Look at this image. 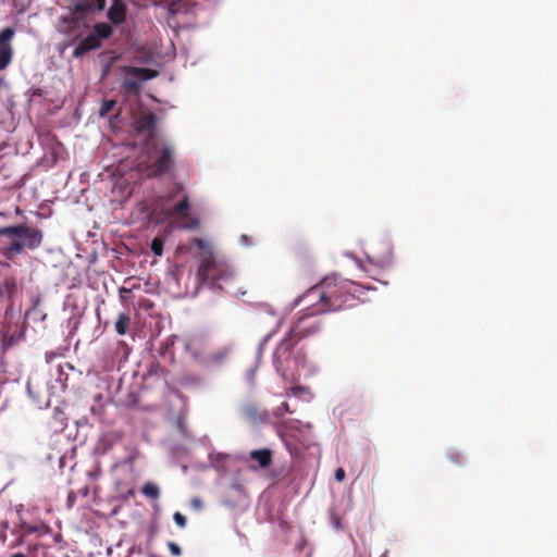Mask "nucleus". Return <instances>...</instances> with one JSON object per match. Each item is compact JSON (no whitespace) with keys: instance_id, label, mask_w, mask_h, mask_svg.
Wrapping results in <instances>:
<instances>
[{"instance_id":"2eb2a0df","label":"nucleus","mask_w":557,"mask_h":557,"mask_svg":"<svg viewBox=\"0 0 557 557\" xmlns=\"http://www.w3.org/2000/svg\"><path fill=\"white\" fill-rule=\"evenodd\" d=\"M131 318L127 313L122 312L119 314L117 321L115 322V331L119 335H125L128 331Z\"/></svg>"},{"instance_id":"7c9ffc66","label":"nucleus","mask_w":557,"mask_h":557,"mask_svg":"<svg viewBox=\"0 0 557 557\" xmlns=\"http://www.w3.org/2000/svg\"><path fill=\"white\" fill-rule=\"evenodd\" d=\"M75 494L74 492H70L69 496H67V506L71 508L73 505H74V502H75Z\"/></svg>"},{"instance_id":"9d476101","label":"nucleus","mask_w":557,"mask_h":557,"mask_svg":"<svg viewBox=\"0 0 557 557\" xmlns=\"http://www.w3.org/2000/svg\"><path fill=\"white\" fill-rule=\"evenodd\" d=\"M15 30L7 27L0 32V71L4 70L12 61L13 48L11 41Z\"/></svg>"},{"instance_id":"dca6fc26","label":"nucleus","mask_w":557,"mask_h":557,"mask_svg":"<svg viewBox=\"0 0 557 557\" xmlns=\"http://www.w3.org/2000/svg\"><path fill=\"white\" fill-rule=\"evenodd\" d=\"M2 287L7 296L12 299L17 292V282L13 276H8L3 280Z\"/></svg>"},{"instance_id":"c85d7f7f","label":"nucleus","mask_w":557,"mask_h":557,"mask_svg":"<svg viewBox=\"0 0 557 557\" xmlns=\"http://www.w3.org/2000/svg\"><path fill=\"white\" fill-rule=\"evenodd\" d=\"M131 294V289L128 288H125V287H121L120 288V298L125 301L127 299V295Z\"/></svg>"},{"instance_id":"72a5a7b5","label":"nucleus","mask_w":557,"mask_h":557,"mask_svg":"<svg viewBox=\"0 0 557 557\" xmlns=\"http://www.w3.org/2000/svg\"><path fill=\"white\" fill-rule=\"evenodd\" d=\"M26 530H27V532H34V531H36V529H35V528H33V527H26Z\"/></svg>"},{"instance_id":"6ab92c4d","label":"nucleus","mask_w":557,"mask_h":557,"mask_svg":"<svg viewBox=\"0 0 557 557\" xmlns=\"http://www.w3.org/2000/svg\"><path fill=\"white\" fill-rule=\"evenodd\" d=\"M184 193L185 189L183 184L180 182H175L173 183L168 194L165 195V201H173L175 198H177L180 195H183Z\"/></svg>"},{"instance_id":"c9c22d12","label":"nucleus","mask_w":557,"mask_h":557,"mask_svg":"<svg viewBox=\"0 0 557 557\" xmlns=\"http://www.w3.org/2000/svg\"><path fill=\"white\" fill-rule=\"evenodd\" d=\"M16 213H17V214L22 213V211L20 210V208H18V207L16 208Z\"/></svg>"},{"instance_id":"7ed1b4c3","label":"nucleus","mask_w":557,"mask_h":557,"mask_svg":"<svg viewBox=\"0 0 557 557\" xmlns=\"http://www.w3.org/2000/svg\"><path fill=\"white\" fill-rule=\"evenodd\" d=\"M193 244L199 251L197 277L201 284L210 281L218 288L234 296L246 294V290L238 286L239 280L232 268L214 256L209 243L202 238H194Z\"/></svg>"},{"instance_id":"4be33fe9","label":"nucleus","mask_w":557,"mask_h":557,"mask_svg":"<svg viewBox=\"0 0 557 557\" xmlns=\"http://www.w3.org/2000/svg\"><path fill=\"white\" fill-rule=\"evenodd\" d=\"M330 520L334 529L341 530L342 529V522L341 518L334 510H330Z\"/></svg>"},{"instance_id":"f03ea898","label":"nucleus","mask_w":557,"mask_h":557,"mask_svg":"<svg viewBox=\"0 0 557 557\" xmlns=\"http://www.w3.org/2000/svg\"><path fill=\"white\" fill-rule=\"evenodd\" d=\"M374 289L369 285L349 280L326 277L320 284L309 288L302 298H310L318 305L315 312L337 311L355 306L356 300L363 301L364 290Z\"/></svg>"},{"instance_id":"ddd939ff","label":"nucleus","mask_w":557,"mask_h":557,"mask_svg":"<svg viewBox=\"0 0 557 557\" xmlns=\"http://www.w3.org/2000/svg\"><path fill=\"white\" fill-rule=\"evenodd\" d=\"M242 413L251 422L263 421L265 419V412L262 411L258 405L251 403L242 407Z\"/></svg>"},{"instance_id":"f257e3e1","label":"nucleus","mask_w":557,"mask_h":557,"mask_svg":"<svg viewBox=\"0 0 557 557\" xmlns=\"http://www.w3.org/2000/svg\"><path fill=\"white\" fill-rule=\"evenodd\" d=\"M104 7L106 0H75L69 7V13L59 17V30L73 41L78 40L72 52L73 58H82L101 48L102 41L112 36L113 27L109 23L99 22L86 37H83L90 28L88 15L95 10L102 11Z\"/></svg>"},{"instance_id":"a211bd4d","label":"nucleus","mask_w":557,"mask_h":557,"mask_svg":"<svg viewBox=\"0 0 557 557\" xmlns=\"http://www.w3.org/2000/svg\"><path fill=\"white\" fill-rule=\"evenodd\" d=\"M141 493L147 497V498H151V499H157L159 498L160 496V488L158 487V485H156L154 483L152 482H147L143 488H141Z\"/></svg>"},{"instance_id":"a878e982","label":"nucleus","mask_w":557,"mask_h":557,"mask_svg":"<svg viewBox=\"0 0 557 557\" xmlns=\"http://www.w3.org/2000/svg\"><path fill=\"white\" fill-rule=\"evenodd\" d=\"M168 547L172 555L180 556L182 554L181 547L175 542H168Z\"/></svg>"},{"instance_id":"f8f14e48","label":"nucleus","mask_w":557,"mask_h":557,"mask_svg":"<svg viewBox=\"0 0 557 557\" xmlns=\"http://www.w3.org/2000/svg\"><path fill=\"white\" fill-rule=\"evenodd\" d=\"M250 459L258 462L259 468L265 469L272 463V451L269 448L251 450Z\"/></svg>"},{"instance_id":"412c9836","label":"nucleus","mask_w":557,"mask_h":557,"mask_svg":"<svg viewBox=\"0 0 557 557\" xmlns=\"http://www.w3.org/2000/svg\"><path fill=\"white\" fill-rule=\"evenodd\" d=\"M151 250L156 256H162L163 253V240L159 237H156L151 242Z\"/></svg>"},{"instance_id":"b1692460","label":"nucleus","mask_w":557,"mask_h":557,"mask_svg":"<svg viewBox=\"0 0 557 557\" xmlns=\"http://www.w3.org/2000/svg\"><path fill=\"white\" fill-rule=\"evenodd\" d=\"M124 88L127 90V91H136L138 88H139V84L137 81H133V79H125L124 82Z\"/></svg>"},{"instance_id":"393cba45","label":"nucleus","mask_w":557,"mask_h":557,"mask_svg":"<svg viewBox=\"0 0 557 557\" xmlns=\"http://www.w3.org/2000/svg\"><path fill=\"white\" fill-rule=\"evenodd\" d=\"M173 519L180 528L186 527L187 520H186L185 516H183L181 512H178V511L175 512L173 516Z\"/></svg>"},{"instance_id":"9b49d317","label":"nucleus","mask_w":557,"mask_h":557,"mask_svg":"<svg viewBox=\"0 0 557 557\" xmlns=\"http://www.w3.org/2000/svg\"><path fill=\"white\" fill-rule=\"evenodd\" d=\"M107 15L113 24H122L126 18L125 3L122 0H112Z\"/></svg>"},{"instance_id":"cd10ccee","label":"nucleus","mask_w":557,"mask_h":557,"mask_svg":"<svg viewBox=\"0 0 557 557\" xmlns=\"http://www.w3.org/2000/svg\"><path fill=\"white\" fill-rule=\"evenodd\" d=\"M345 479V470L343 468H337L335 471V480L338 482L344 481Z\"/></svg>"},{"instance_id":"1a4fd4ad","label":"nucleus","mask_w":557,"mask_h":557,"mask_svg":"<svg viewBox=\"0 0 557 557\" xmlns=\"http://www.w3.org/2000/svg\"><path fill=\"white\" fill-rule=\"evenodd\" d=\"M134 126L138 133H147L144 145H150L156 137L157 116L152 112H144L134 121Z\"/></svg>"},{"instance_id":"20e7f679","label":"nucleus","mask_w":557,"mask_h":557,"mask_svg":"<svg viewBox=\"0 0 557 557\" xmlns=\"http://www.w3.org/2000/svg\"><path fill=\"white\" fill-rule=\"evenodd\" d=\"M0 237L8 239V244L1 247V253L9 260L41 247L44 232L38 226L17 224L0 227Z\"/></svg>"},{"instance_id":"39448f33","label":"nucleus","mask_w":557,"mask_h":557,"mask_svg":"<svg viewBox=\"0 0 557 557\" xmlns=\"http://www.w3.org/2000/svg\"><path fill=\"white\" fill-rule=\"evenodd\" d=\"M147 162H140L138 169L147 177L174 176L176 151L169 143L151 141L145 145Z\"/></svg>"},{"instance_id":"c756f323","label":"nucleus","mask_w":557,"mask_h":557,"mask_svg":"<svg viewBox=\"0 0 557 557\" xmlns=\"http://www.w3.org/2000/svg\"><path fill=\"white\" fill-rule=\"evenodd\" d=\"M240 243L245 246H250V245H252V238L249 237L248 235H242Z\"/></svg>"},{"instance_id":"473e14b6","label":"nucleus","mask_w":557,"mask_h":557,"mask_svg":"<svg viewBox=\"0 0 557 557\" xmlns=\"http://www.w3.org/2000/svg\"><path fill=\"white\" fill-rule=\"evenodd\" d=\"M11 557H27V556L25 554H23V553H15Z\"/></svg>"},{"instance_id":"0eeeda50","label":"nucleus","mask_w":557,"mask_h":557,"mask_svg":"<svg viewBox=\"0 0 557 557\" xmlns=\"http://www.w3.org/2000/svg\"><path fill=\"white\" fill-rule=\"evenodd\" d=\"M318 305L313 302L300 312L287 335L290 336L297 343L301 339L317 335L322 330V323L320 320L313 319L318 314L323 312H315Z\"/></svg>"},{"instance_id":"4468645a","label":"nucleus","mask_w":557,"mask_h":557,"mask_svg":"<svg viewBox=\"0 0 557 557\" xmlns=\"http://www.w3.org/2000/svg\"><path fill=\"white\" fill-rule=\"evenodd\" d=\"M128 75L138 77L143 81L152 79L158 76V72L152 69L129 66L126 69Z\"/></svg>"},{"instance_id":"bb28decb","label":"nucleus","mask_w":557,"mask_h":557,"mask_svg":"<svg viewBox=\"0 0 557 557\" xmlns=\"http://www.w3.org/2000/svg\"><path fill=\"white\" fill-rule=\"evenodd\" d=\"M392 259V248L389 246L386 247V253L383 259L380 260L381 265L387 264Z\"/></svg>"},{"instance_id":"2f4dec72","label":"nucleus","mask_w":557,"mask_h":557,"mask_svg":"<svg viewBox=\"0 0 557 557\" xmlns=\"http://www.w3.org/2000/svg\"><path fill=\"white\" fill-rule=\"evenodd\" d=\"M304 388L300 386L292 387L290 392L293 395H298L299 392H301Z\"/></svg>"},{"instance_id":"f704fd0d","label":"nucleus","mask_w":557,"mask_h":557,"mask_svg":"<svg viewBox=\"0 0 557 557\" xmlns=\"http://www.w3.org/2000/svg\"><path fill=\"white\" fill-rule=\"evenodd\" d=\"M253 376H255V371H251V374H250V380L251 381L253 380Z\"/></svg>"},{"instance_id":"423d86ee","label":"nucleus","mask_w":557,"mask_h":557,"mask_svg":"<svg viewBox=\"0 0 557 557\" xmlns=\"http://www.w3.org/2000/svg\"><path fill=\"white\" fill-rule=\"evenodd\" d=\"M298 343L286 336L277 344L273 352V364L284 381L294 382L299 377V367L306 362V352L296 349Z\"/></svg>"},{"instance_id":"6e6552de","label":"nucleus","mask_w":557,"mask_h":557,"mask_svg":"<svg viewBox=\"0 0 557 557\" xmlns=\"http://www.w3.org/2000/svg\"><path fill=\"white\" fill-rule=\"evenodd\" d=\"M189 212H190L189 197L186 193H184L181 197V200L169 210V215L176 216L181 220L188 219V222H186L183 225V228L193 230V228H196L199 226L200 221L196 216H190Z\"/></svg>"},{"instance_id":"f3484780","label":"nucleus","mask_w":557,"mask_h":557,"mask_svg":"<svg viewBox=\"0 0 557 557\" xmlns=\"http://www.w3.org/2000/svg\"><path fill=\"white\" fill-rule=\"evenodd\" d=\"M227 357L226 349H220L209 354L206 358V361L210 364H221Z\"/></svg>"},{"instance_id":"5701e85b","label":"nucleus","mask_w":557,"mask_h":557,"mask_svg":"<svg viewBox=\"0 0 557 557\" xmlns=\"http://www.w3.org/2000/svg\"><path fill=\"white\" fill-rule=\"evenodd\" d=\"M292 412L287 403H282L274 410V414L276 417H282L284 413Z\"/></svg>"},{"instance_id":"aec40b11","label":"nucleus","mask_w":557,"mask_h":557,"mask_svg":"<svg viewBox=\"0 0 557 557\" xmlns=\"http://www.w3.org/2000/svg\"><path fill=\"white\" fill-rule=\"evenodd\" d=\"M115 104H116L115 100H104L102 102V104H101L100 110H99V114L101 116H104V115L109 114L113 110Z\"/></svg>"}]
</instances>
